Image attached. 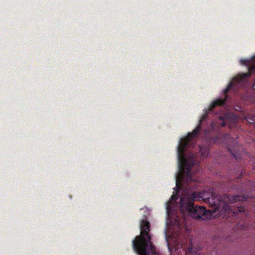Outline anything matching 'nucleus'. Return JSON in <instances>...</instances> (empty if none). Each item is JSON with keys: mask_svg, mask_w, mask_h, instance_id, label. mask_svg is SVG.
Instances as JSON below:
<instances>
[{"mask_svg": "<svg viewBox=\"0 0 255 255\" xmlns=\"http://www.w3.org/2000/svg\"><path fill=\"white\" fill-rule=\"evenodd\" d=\"M252 122L254 121V116H253L252 118L250 119Z\"/></svg>", "mask_w": 255, "mask_h": 255, "instance_id": "f8f14e48", "label": "nucleus"}, {"mask_svg": "<svg viewBox=\"0 0 255 255\" xmlns=\"http://www.w3.org/2000/svg\"><path fill=\"white\" fill-rule=\"evenodd\" d=\"M219 119L222 121V123H221V126L222 127H224L225 126V123L224 122V117H220Z\"/></svg>", "mask_w": 255, "mask_h": 255, "instance_id": "1a4fd4ad", "label": "nucleus"}, {"mask_svg": "<svg viewBox=\"0 0 255 255\" xmlns=\"http://www.w3.org/2000/svg\"><path fill=\"white\" fill-rule=\"evenodd\" d=\"M201 129L200 124L192 131L188 133L186 137H182L180 139L179 143L177 147V157L179 163V168L182 172L185 173V176L182 173L180 175L176 176V193L177 194L181 188L182 182L186 180V183L191 181H194L191 176V168L190 166H187L185 169L184 167L180 164L181 162L185 161V150L189 147L192 140L196 137L199 134Z\"/></svg>", "mask_w": 255, "mask_h": 255, "instance_id": "f03ea898", "label": "nucleus"}, {"mask_svg": "<svg viewBox=\"0 0 255 255\" xmlns=\"http://www.w3.org/2000/svg\"><path fill=\"white\" fill-rule=\"evenodd\" d=\"M201 200L208 203L211 206L214 207L217 210H220L221 207V204H223L224 210L225 212H229L231 211L229 204L246 200L247 198L240 195H232L226 194H224L223 197H220L218 200H215L212 195H211V197L203 198L202 193L194 192L187 198L182 197L180 199V206L181 207H185L190 216L193 218L203 219L204 217L206 218L207 216L211 214V212L204 206L194 205V201Z\"/></svg>", "mask_w": 255, "mask_h": 255, "instance_id": "f257e3e1", "label": "nucleus"}, {"mask_svg": "<svg viewBox=\"0 0 255 255\" xmlns=\"http://www.w3.org/2000/svg\"><path fill=\"white\" fill-rule=\"evenodd\" d=\"M241 62L243 64H245V61L244 60H241Z\"/></svg>", "mask_w": 255, "mask_h": 255, "instance_id": "9b49d317", "label": "nucleus"}, {"mask_svg": "<svg viewBox=\"0 0 255 255\" xmlns=\"http://www.w3.org/2000/svg\"><path fill=\"white\" fill-rule=\"evenodd\" d=\"M233 213H234V214H237V211H234Z\"/></svg>", "mask_w": 255, "mask_h": 255, "instance_id": "ddd939ff", "label": "nucleus"}, {"mask_svg": "<svg viewBox=\"0 0 255 255\" xmlns=\"http://www.w3.org/2000/svg\"><path fill=\"white\" fill-rule=\"evenodd\" d=\"M251 74V72H249L246 73L239 74L237 76L235 77L233 79L232 81L229 84L227 87L223 91L224 94H225V98L224 99L219 98L214 101L211 104V106H210L209 109H208V111H206V113L203 115L201 117L200 123H202L203 121H204L205 119H207L208 112L213 111L214 109L216 106H223L225 104L226 100L229 98V96L227 95V94L229 92L230 89L232 87L236 85H238L241 82L245 80L246 78L250 76Z\"/></svg>", "mask_w": 255, "mask_h": 255, "instance_id": "20e7f679", "label": "nucleus"}, {"mask_svg": "<svg viewBox=\"0 0 255 255\" xmlns=\"http://www.w3.org/2000/svg\"><path fill=\"white\" fill-rule=\"evenodd\" d=\"M178 199L177 195H173L170 198V201L171 202H176Z\"/></svg>", "mask_w": 255, "mask_h": 255, "instance_id": "0eeeda50", "label": "nucleus"}, {"mask_svg": "<svg viewBox=\"0 0 255 255\" xmlns=\"http://www.w3.org/2000/svg\"><path fill=\"white\" fill-rule=\"evenodd\" d=\"M200 250L201 249L200 248L195 249L193 247V245L191 244V246H188V247L187 248L186 252L192 254L194 255H196V254H198V252H199Z\"/></svg>", "mask_w": 255, "mask_h": 255, "instance_id": "423d86ee", "label": "nucleus"}, {"mask_svg": "<svg viewBox=\"0 0 255 255\" xmlns=\"http://www.w3.org/2000/svg\"><path fill=\"white\" fill-rule=\"evenodd\" d=\"M179 245H178L177 246V248H184V246H185V247H186V246H187V245H184V244H181V245H180V247H179Z\"/></svg>", "mask_w": 255, "mask_h": 255, "instance_id": "9d476101", "label": "nucleus"}, {"mask_svg": "<svg viewBox=\"0 0 255 255\" xmlns=\"http://www.w3.org/2000/svg\"><path fill=\"white\" fill-rule=\"evenodd\" d=\"M245 210H246V209H245V207H243V206H238L237 207L238 211H239V212H241V213L244 212Z\"/></svg>", "mask_w": 255, "mask_h": 255, "instance_id": "6e6552de", "label": "nucleus"}, {"mask_svg": "<svg viewBox=\"0 0 255 255\" xmlns=\"http://www.w3.org/2000/svg\"><path fill=\"white\" fill-rule=\"evenodd\" d=\"M199 148L201 156L203 158L207 157L209 151L208 147L205 146H200Z\"/></svg>", "mask_w": 255, "mask_h": 255, "instance_id": "39448f33", "label": "nucleus"}, {"mask_svg": "<svg viewBox=\"0 0 255 255\" xmlns=\"http://www.w3.org/2000/svg\"><path fill=\"white\" fill-rule=\"evenodd\" d=\"M140 234L137 236L132 241L133 250L139 255H155V247L151 242V236L149 234L150 224L146 219L140 221Z\"/></svg>", "mask_w": 255, "mask_h": 255, "instance_id": "7ed1b4c3", "label": "nucleus"}]
</instances>
